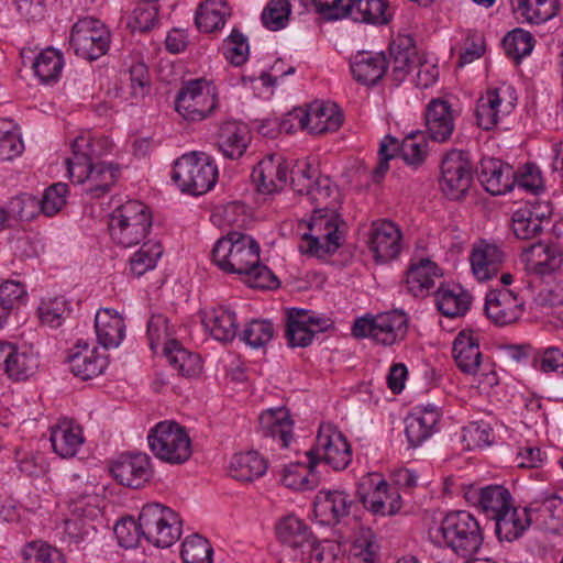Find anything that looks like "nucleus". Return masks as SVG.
<instances>
[{
  "instance_id": "49530a36",
  "label": "nucleus",
  "mask_w": 563,
  "mask_h": 563,
  "mask_svg": "<svg viewBox=\"0 0 563 563\" xmlns=\"http://www.w3.org/2000/svg\"><path fill=\"white\" fill-rule=\"evenodd\" d=\"M308 460L307 464L296 462L285 465L280 473L283 485L298 492L314 489L319 483V477L314 472L317 464L311 459Z\"/></svg>"
},
{
  "instance_id": "c9c22d12",
  "label": "nucleus",
  "mask_w": 563,
  "mask_h": 563,
  "mask_svg": "<svg viewBox=\"0 0 563 563\" xmlns=\"http://www.w3.org/2000/svg\"><path fill=\"white\" fill-rule=\"evenodd\" d=\"M95 331L98 342L106 349L118 347L125 336V323L114 309L101 308L95 317Z\"/></svg>"
},
{
  "instance_id": "2eb2a0df",
  "label": "nucleus",
  "mask_w": 563,
  "mask_h": 563,
  "mask_svg": "<svg viewBox=\"0 0 563 563\" xmlns=\"http://www.w3.org/2000/svg\"><path fill=\"white\" fill-rule=\"evenodd\" d=\"M111 34L100 20L87 16L71 27L69 44L75 54L88 60L103 56L110 47Z\"/></svg>"
},
{
  "instance_id": "20e7f679",
  "label": "nucleus",
  "mask_w": 563,
  "mask_h": 563,
  "mask_svg": "<svg viewBox=\"0 0 563 563\" xmlns=\"http://www.w3.org/2000/svg\"><path fill=\"white\" fill-rule=\"evenodd\" d=\"M341 224L338 209L313 208L310 218L299 222V250L317 257L334 253L341 245Z\"/></svg>"
},
{
  "instance_id": "2f4dec72",
  "label": "nucleus",
  "mask_w": 563,
  "mask_h": 563,
  "mask_svg": "<svg viewBox=\"0 0 563 563\" xmlns=\"http://www.w3.org/2000/svg\"><path fill=\"white\" fill-rule=\"evenodd\" d=\"M504 261L505 254L501 249L484 241L475 244L470 255L472 273L478 282H486L497 276Z\"/></svg>"
},
{
  "instance_id": "37998d69",
  "label": "nucleus",
  "mask_w": 563,
  "mask_h": 563,
  "mask_svg": "<svg viewBox=\"0 0 563 563\" xmlns=\"http://www.w3.org/2000/svg\"><path fill=\"white\" fill-rule=\"evenodd\" d=\"M231 16V8L224 0H206L195 15V22L199 31L212 33L223 29Z\"/></svg>"
},
{
  "instance_id": "7c9ffc66",
  "label": "nucleus",
  "mask_w": 563,
  "mask_h": 563,
  "mask_svg": "<svg viewBox=\"0 0 563 563\" xmlns=\"http://www.w3.org/2000/svg\"><path fill=\"white\" fill-rule=\"evenodd\" d=\"M260 426L263 434L271 438L279 449L291 446L294 421L288 409L279 407L265 410L260 416Z\"/></svg>"
},
{
  "instance_id": "de8ad7c7",
  "label": "nucleus",
  "mask_w": 563,
  "mask_h": 563,
  "mask_svg": "<svg viewBox=\"0 0 563 563\" xmlns=\"http://www.w3.org/2000/svg\"><path fill=\"white\" fill-rule=\"evenodd\" d=\"M386 69V59L380 55L360 54L351 64L354 79L363 85H375Z\"/></svg>"
},
{
  "instance_id": "7ed1b4c3",
  "label": "nucleus",
  "mask_w": 563,
  "mask_h": 563,
  "mask_svg": "<svg viewBox=\"0 0 563 563\" xmlns=\"http://www.w3.org/2000/svg\"><path fill=\"white\" fill-rule=\"evenodd\" d=\"M430 536L439 545L449 548L461 558L476 554L484 542V530L478 519L467 510L448 512Z\"/></svg>"
},
{
  "instance_id": "680f3d73",
  "label": "nucleus",
  "mask_w": 563,
  "mask_h": 563,
  "mask_svg": "<svg viewBox=\"0 0 563 563\" xmlns=\"http://www.w3.org/2000/svg\"><path fill=\"white\" fill-rule=\"evenodd\" d=\"M428 152V141L421 131L408 134L400 145L401 157L409 165L421 164L426 159Z\"/></svg>"
},
{
  "instance_id": "f8f14e48",
  "label": "nucleus",
  "mask_w": 563,
  "mask_h": 563,
  "mask_svg": "<svg viewBox=\"0 0 563 563\" xmlns=\"http://www.w3.org/2000/svg\"><path fill=\"white\" fill-rule=\"evenodd\" d=\"M518 95L508 82H498L487 88L476 102L475 118L477 125L486 131L497 126L516 109Z\"/></svg>"
},
{
  "instance_id": "0eeeda50",
  "label": "nucleus",
  "mask_w": 563,
  "mask_h": 563,
  "mask_svg": "<svg viewBox=\"0 0 563 563\" xmlns=\"http://www.w3.org/2000/svg\"><path fill=\"white\" fill-rule=\"evenodd\" d=\"M172 178L183 191L203 195L216 185L218 167L208 154L192 152L175 162Z\"/></svg>"
},
{
  "instance_id": "423d86ee",
  "label": "nucleus",
  "mask_w": 563,
  "mask_h": 563,
  "mask_svg": "<svg viewBox=\"0 0 563 563\" xmlns=\"http://www.w3.org/2000/svg\"><path fill=\"white\" fill-rule=\"evenodd\" d=\"M408 332L407 314L399 310L365 314L352 325L355 338L369 339L382 346H393L405 340Z\"/></svg>"
},
{
  "instance_id": "e433bc0d",
  "label": "nucleus",
  "mask_w": 563,
  "mask_h": 563,
  "mask_svg": "<svg viewBox=\"0 0 563 563\" xmlns=\"http://www.w3.org/2000/svg\"><path fill=\"white\" fill-rule=\"evenodd\" d=\"M251 142V132L246 124L229 120L219 130L217 143L222 154L231 159L243 156Z\"/></svg>"
},
{
  "instance_id": "58836bf2",
  "label": "nucleus",
  "mask_w": 563,
  "mask_h": 563,
  "mask_svg": "<svg viewBox=\"0 0 563 563\" xmlns=\"http://www.w3.org/2000/svg\"><path fill=\"white\" fill-rule=\"evenodd\" d=\"M452 353L457 367L467 373H475L482 362L478 336L472 330L461 331L453 342Z\"/></svg>"
},
{
  "instance_id": "bb28decb",
  "label": "nucleus",
  "mask_w": 563,
  "mask_h": 563,
  "mask_svg": "<svg viewBox=\"0 0 563 563\" xmlns=\"http://www.w3.org/2000/svg\"><path fill=\"white\" fill-rule=\"evenodd\" d=\"M278 540L291 552L294 559H306V548L314 537L302 519L295 515L282 517L275 527Z\"/></svg>"
},
{
  "instance_id": "f03ea898",
  "label": "nucleus",
  "mask_w": 563,
  "mask_h": 563,
  "mask_svg": "<svg viewBox=\"0 0 563 563\" xmlns=\"http://www.w3.org/2000/svg\"><path fill=\"white\" fill-rule=\"evenodd\" d=\"M212 258L221 271L245 276V282L252 288L272 289L278 286L272 271L261 264L260 245L251 235L228 233L217 241Z\"/></svg>"
},
{
  "instance_id": "a18cd8bd",
  "label": "nucleus",
  "mask_w": 563,
  "mask_h": 563,
  "mask_svg": "<svg viewBox=\"0 0 563 563\" xmlns=\"http://www.w3.org/2000/svg\"><path fill=\"white\" fill-rule=\"evenodd\" d=\"M65 66L64 55L59 49L46 47L32 62L34 76L44 85H53L60 78Z\"/></svg>"
},
{
  "instance_id": "864d4df0",
  "label": "nucleus",
  "mask_w": 563,
  "mask_h": 563,
  "mask_svg": "<svg viewBox=\"0 0 563 563\" xmlns=\"http://www.w3.org/2000/svg\"><path fill=\"white\" fill-rule=\"evenodd\" d=\"M175 328L169 324L168 319L162 313H154L147 322V339L150 347L154 353L158 350L165 353L166 347L173 342H178L175 338Z\"/></svg>"
},
{
  "instance_id": "774afa93",
  "label": "nucleus",
  "mask_w": 563,
  "mask_h": 563,
  "mask_svg": "<svg viewBox=\"0 0 563 563\" xmlns=\"http://www.w3.org/2000/svg\"><path fill=\"white\" fill-rule=\"evenodd\" d=\"M23 554L25 563H65L62 552L43 541L30 542Z\"/></svg>"
},
{
  "instance_id": "e2e57ef3",
  "label": "nucleus",
  "mask_w": 563,
  "mask_h": 563,
  "mask_svg": "<svg viewBox=\"0 0 563 563\" xmlns=\"http://www.w3.org/2000/svg\"><path fill=\"white\" fill-rule=\"evenodd\" d=\"M212 548L208 540L192 534L185 539L181 558L185 563H212Z\"/></svg>"
},
{
  "instance_id": "c756f323",
  "label": "nucleus",
  "mask_w": 563,
  "mask_h": 563,
  "mask_svg": "<svg viewBox=\"0 0 563 563\" xmlns=\"http://www.w3.org/2000/svg\"><path fill=\"white\" fill-rule=\"evenodd\" d=\"M53 451L62 459L75 456L85 442L81 427L70 418H60L49 428Z\"/></svg>"
},
{
  "instance_id": "c03bdc74",
  "label": "nucleus",
  "mask_w": 563,
  "mask_h": 563,
  "mask_svg": "<svg viewBox=\"0 0 563 563\" xmlns=\"http://www.w3.org/2000/svg\"><path fill=\"white\" fill-rule=\"evenodd\" d=\"M558 0H517L514 14L518 22L542 24L558 14Z\"/></svg>"
},
{
  "instance_id": "39448f33",
  "label": "nucleus",
  "mask_w": 563,
  "mask_h": 563,
  "mask_svg": "<svg viewBox=\"0 0 563 563\" xmlns=\"http://www.w3.org/2000/svg\"><path fill=\"white\" fill-rule=\"evenodd\" d=\"M152 227L147 206L139 200H129L110 214L109 233L112 242L122 247L140 244Z\"/></svg>"
},
{
  "instance_id": "69168bd1",
  "label": "nucleus",
  "mask_w": 563,
  "mask_h": 563,
  "mask_svg": "<svg viewBox=\"0 0 563 563\" xmlns=\"http://www.w3.org/2000/svg\"><path fill=\"white\" fill-rule=\"evenodd\" d=\"M224 58L234 66L244 64L250 55V46L246 36L240 31L233 30L222 43Z\"/></svg>"
},
{
  "instance_id": "aec40b11",
  "label": "nucleus",
  "mask_w": 563,
  "mask_h": 563,
  "mask_svg": "<svg viewBox=\"0 0 563 563\" xmlns=\"http://www.w3.org/2000/svg\"><path fill=\"white\" fill-rule=\"evenodd\" d=\"M37 367L38 357L32 347L0 341V375L7 374L11 379L25 380Z\"/></svg>"
},
{
  "instance_id": "3c124183",
  "label": "nucleus",
  "mask_w": 563,
  "mask_h": 563,
  "mask_svg": "<svg viewBox=\"0 0 563 563\" xmlns=\"http://www.w3.org/2000/svg\"><path fill=\"white\" fill-rule=\"evenodd\" d=\"M352 20L383 25L391 19L387 0H353Z\"/></svg>"
},
{
  "instance_id": "5fc2aeb1",
  "label": "nucleus",
  "mask_w": 563,
  "mask_h": 563,
  "mask_svg": "<svg viewBox=\"0 0 563 563\" xmlns=\"http://www.w3.org/2000/svg\"><path fill=\"white\" fill-rule=\"evenodd\" d=\"M163 254V247L157 241H147L142 244L129 261L130 272L134 276H142L146 272L155 268Z\"/></svg>"
},
{
  "instance_id": "dca6fc26",
  "label": "nucleus",
  "mask_w": 563,
  "mask_h": 563,
  "mask_svg": "<svg viewBox=\"0 0 563 563\" xmlns=\"http://www.w3.org/2000/svg\"><path fill=\"white\" fill-rule=\"evenodd\" d=\"M358 495L363 506L375 516H394L402 506L398 488L389 485L378 473L362 477Z\"/></svg>"
},
{
  "instance_id": "052dcab7",
  "label": "nucleus",
  "mask_w": 563,
  "mask_h": 563,
  "mask_svg": "<svg viewBox=\"0 0 563 563\" xmlns=\"http://www.w3.org/2000/svg\"><path fill=\"white\" fill-rule=\"evenodd\" d=\"M27 297L26 286L20 280L8 279L0 285V308L9 314L24 306Z\"/></svg>"
},
{
  "instance_id": "4be33fe9",
  "label": "nucleus",
  "mask_w": 563,
  "mask_h": 563,
  "mask_svg": "<svg viewBox=\"0 0 563 563\" xmlns=\"http://www.w3.org/2000/svg\"><path fill=\"white\" fill-rule=\"evenodd\" d=\"M443 276L442 268L430 258L411 260L405 279L406 290L417 298L431 294Z\"/></svg>"
},
{
  "instance_id": "c85d7f7f",
  "label": "nucleus",
  "mask_w": 563,
  "mask_h": 563,
  "mask_svg": "<svg viewBox=\"0 0 563 563\" xmlns=\"http://www.w3.org/2000/svg\"><path fill=\"white\" fill-rule=\"evenodd\" d=\"M457 113L444 99L431 100L426 110L427 133L431 140L444 143L449 141L455 130Z\"/></svg>"
},
{
  "instance_id": "8fccbe9b",
  "label": "nucleus",
  "mask_w": 563,
  "mask_h": 563,
  "mask_svg": "<svg viewBox=\"0 0 563 563\" xmlns=\"http://www.w3.org/2000/svg\"><path fill=\"white\" fill-rule=\"evenodd\" d=\"M164 355L168 363L183 376L195 377L202 371L200 356L186 350L179 342L169 344Z\"/></svg>"
},
{
  "instance_id": "338daca9",
  "label": "nucleus",
  "mask_w": 563,
  "mask_h": 563,
  "mask_svg": "<svg viewBox=\"0 0 563 563\" xmlns=\"http://www.w3.org/2000/svg\"><path fill=\"white\" fill-rule=\"evenodd\" d=\"M95 534L93 526L84 518L65 520L62 531V540L69 545L80 548Z\"/></svg>"
},
{
  "instance_id": "5701e85b",
  "label": "nucleus",
  "mask_w": 563,
  "mask_h": 563,
  "mask_svg": "<svg viewBox=\"0 0 563 563\" xmlns=\"http://www.w3.org/2000/svg\"><path fill=\"white\" fill-rule=\"evenodd\" d=\"M108 355L95 344L79 340L70 350L68 364L71 373L81 379H90L103 373L108 366Z\"/></svg>"
},
{
  "instance_id": "0e129e2a",
  "label": "nucleus",
  "mask_w": 563,
  "mask_h": 563,
  "mask_svg": "<svg viewBox=\"0 0 563 563\" xmlns=\"http://www.w3.org/2000/svg\"><path fill=\"white\" fill-rule=\"evenodd\" d=\"M463 441L468 450L484 449L495 442V434L486 421H473L463 429Z\"/></svg>"
},
{
  "instance_id": "a211bd4d",
  "label": "nucleus",
  "mask_w": 563,
  "mask_h": 563,
  "mask_svg": "<svg viewBox=\"0 0 563 563\" xmlns=\"http://www.w3.org/2000/svg\"><path fill=\"white\" fill-rule=\"evenodd\" d=\"M333 325L330 318L314 311L294 309L289 312L286 336L290 346L306 347L312 343L316 334Z\"/></svg>"
},
{
  "instance_id": "393cba45",
  "label": "nucleus",
  "mask_w": 563,
  "mask_h": 563,
  "mask_svg": "<svg viewBox=\"0 0 563 563\" xmlns=\"http://www.w3.org/2000/svg\"><path fill=\"white\" fill-rule=\"evenodd\" d=\"M368 247L376 262L383 263L396 258L401 250L400 230L388 220L373 222Z\"/></svg>"
},
{
  "instance_id": "1a4fd4ad",
  "label": "nucleus",
  "mask_w": 563,
  "mask_h": 563,
  "mask_svg": "<svg viewBox=\"0 0 563 563\" xmlns=\"http://www.w3.org/2000/svg\"><path fill=\"white\" fill-rule=\"evenodd\" d=\"M218 107V89L211 81L203 78L185 82L175 98L176 112L188 122L208 119Z\"/></svg>"
},
{
  "instance_id": "f257e3e1",
  "label": "nucleus",
  "mask_w": 563,
  "mask_h": 563,
  "mask_svg": "<svg viewBox=\"0 0 563 563\" xmlns=\"http://www.w3.org/2000/svg\"><path fill=\"white\" fill-rule=\"evenodd\" d=\"M111 151L108 137H96L92 132L80 133L71 143V156L65 165L68 178L84 186L92 198L106 195L119 177V168L113 164L95 162Z\"/></svg>"
},
{
  "instance_id": "a878e982",
  "label": "nucleus",
  "mask_w": 563,
  "mask_h": 563,
  "mask_svg": "<svg viewBox=\"0 0 563 563\" xmlns=\"http://www.w3.org/2000/svg\"><path fill=\"white\" fill-rule=\"evenodd\" d=\"M464 497L468 504L479 508L492 519L512 505L510 493L501 485L470 486L465 489Z\"/></svg>"
},
{
  "instance_id": "4468645a",
  "label": "nucleus",
  "mask_w": 563,
  "mask_h": 563,
  "mask_svg": "<svg viewBox=\"0 0 563 563\" xmlns=\"http://www.w3.org/2000/svg\"><path fill=\"white\" fill-rule=\"evenodd\" d=\"M316 464L323 462L335 471L346 468L352 461V450L345 435L332 423L319 427L313 446L306 453Z\"/></svg>"
},
{
  "instance_id": "f3484780",
  "label": "nucleus",
  "mask_w": 563,
  "mask_h": 563,
  "mask_svg": "<svg viewBox=\"0 0 563 563\" xmlns=\"http://www.w3.org/2000/svg\"><path fill=\"white\" fill-rule=\"evenodd\" d=\"M473 166L466 153L451 150L441 163L439 187L443 195L451 200L461 199L471 188Z\"/></svg>"
},
{
  "instance_id": "4d7b16f0",
  "label": "nucleus",
  "mask_w": 563,
  "mask_h": 563,
  "mask_svg": "<svg viewBox=\"0 0 563 563\" xmlns=\"http://www.w3.org/2000/svg\"><path fill=\"white\" fill-rule=\"evenodd\" d=\"M291 13L288 0H269L264 7L261 21L269 31H279L287 26Z\"/></svg>"
},
{
  "instance_id": "13d9d810",
  "label": "nucleus",
  "mask_w": 563,
  "mask_h": 563,
  "mask_svg": "<svg viewBox=\"0 0 563 563\" xmlns=\"http://www.w3.org/2000/svg\"><path fill=\"white\" fill-rule=\"evenodd\" d=\"M534 44L536 40L533 35L523 29L512 30L503 40V45L507 56L515 60H519L530 55Z\"/></svg>"
},
{
  "instance_id": "9d476101",
  "label": "nucleus",
  "mask_w": 563,
  "mask_h": 563,
  "mask_svg": "<svg viewBox=\"0 0 563 563\" xmlns=\"http://www.w3.org/2000/svg\"><path fill=\"white\" fill-rule=\"evenodd\" d=\"M147 442L153 454L169 464H183L192 453L186 429L174 420H164L152 427Z\"/></svg>"
},
{
  "instance_id": "79ce46f5",
  "label": "nucleus",
  "mask_w": 563,
  "mask_h": 563,
  "mask_svg": "<svg viewBox=\"0 0 563 563\" xmlns=\"http://www.w3.org/2000/svg\"><path fill=\"white\" fill-rule=\"evenodd\" d=\"M527 267L540 275L558 269L562 264V254L554 246L537 243L526 249L521 255Z\"/></svg>"
},
{
  "instance_id": "f704fd0d",
  "label": "nucleus",
  "mask_w": 563,
  "mask_h": 563,
  "mask_svg": "<svg viewBox=\"0 0 563 563\" xmlns=\"http://www.w3.org/2000/svg\"><path fill=\"white\" fill-rule=\"evenodd\" d=\"M205 329L220 342L232 341L238 333L236 313L230 307L218 306L201 311Z\"/></svg>"
},
{
  "instance_id": "6e6d98bb",
  "label": "nucleus",
  "mask_w": 563,
  "mask_h": 563,
  "mask_svg": "<svg viewBox=\"0 0 563 563\" xmlns=\"http://www.w3.org/2000/svg\"><path fill=\"white\" fill-rule=\"evenodd\" d=\"M275 329L271 321L255 319L249 322L240 333V339L252 349H261L274 338Z\"/></svg>"
},
{
  "instance_id": "4c0bfd02",
  "label": "nucleus",
  "mask_w": 563,
  "mask_h": 563,
  "mask_svg": "<svg viewBox=\"0 0 563 563\" xmlns=\"http://www.w3.org/2000/svg\"><path fill=\"white\" fill-rule=\"evenodd\" d=\"M434 300L443 316L456 318L470 310L472 296L460 285L441 284L434 294Z\"/></svg>"
},
{
  "instance_id": "6ab92c4d",
  "label": "nucleus",
  "mask_w": 563,
  "mask_h": 563,
  "mask_svg": "<svg viewBox=\"0 0 563 563\" xmlns=\"http://www.w3.org/2000/svg\"><path fill=\"white\" fill-rule=\"evenodd\" d=\"M442 412L432 404L419 405L405 418V434L412 448L421 446L440 430Z\"/></svg>"
},
{
  "instance_id": "cd10ccee",
  "label": "nucleus",
  "mask_w": 563,
  "mask_h": 563,
  "mask_svg": "<svg viewBox=\"0 0 563 563\" xmlns=\"http://www.w3.org/2000/svg\"><path fill=\"white\" fill-rule=\"evenodd\" d=\"M252 177L262 194L280 191L287 185L288 164L279 154L266 155L253 169Z\"/></svg>"
},
{
  "instance_id": "72a5a7b5",
  "label": "nucleus",
  "mask_w": 563,
  "mask_h": 563,
  "mask_svg": "<svg viewBox=\"0 0 563 563\" xmlns=\"http://www.w3.org/2000/svg\"><path fill=\"white\" fill-rule=\"evenodd\" d=\"M351 505V497L342 490H320L313 510L321 525H334L350 514Z\"/></svg>"
},
{
  "instance_id": "603ef678",
  "label": "nucleus",
  "mask_w": 563,
  "mask_h": 563,
  "mask_svg": "<svg viewBox=\"0 0 563 563\" xmlns=\"http://www.w3.org/2000/svg\"><path fill=\"white\" fill-rule=\"evenodd\" d=\"M309 202L313 208L323 210L338 209L340 206V192L338 187L328 176H319L313 186L301 202Z\"/></svg>"
},
{
  "instance_id": "ddd939ff",
  "label": "nucleus",
  "mask_w": 563,
  "mask_h": 563,
  "mask_svg": "<svg viewBox=\"0 0 563 563\" xmlns=\"http://www.w3.org/2000/svg\"><path fill=\"white\" fill-rule=\"evenodd\" d=\"M514 280L510 273H503L500 288L490 289L485 298L487 318L496 325L504 327L517 322L525 313L526 301L514 289L508 288Z\"/></svg>"
},
{
  "instance_id": "6e6552de",
  "label": "nucleus",
  "mask_w": 563,
  "mask_h": 563,
  "mask_svg": "<svg viewBox=\"0 0 563 563\" xmlns=\"http://www.w3.org/2000/svg\"><path fill=\"white\" fill-rule=\"evenodd\" d=\"M343 115L339 107L329 101H313L305 108H296L283 121L282 129L287 132L298 130L309 134H323L339 130Z\"/></svg>"
},
{
  "instance_id": "412c9836",
  "label": "nucleus",
  "mask_w": 563,
  "mask_h": 563,
  "mask_svg": "<svg viewBox=\"0 0 563 563\" xmlns=\"http://www.w3.org/2000/svg\"><path fill=\"white\" fill-rule=\"evenodd\" d=\"M110 473L121 485L139 488L152 476L151 459L146 453L122 454L111 463Z\"/></svg>"
},
{
  "instance_id": "473e14b6",
  "label": "nucleus",
  "mask_w": 563,
  "mask_h": 563,
  "mask_svg": "<svg viewBox=\"0 0 563 563\" xmlns=\"http://www.w3.org/2000/svg\"><path fill=\"white\" fill-rule=\"evenodd\" d=\"M478 179L487 192L494 196L505 195L515 187V170L500 159L484 158L481 162Z\"/></svg>"
},
{
  "instance_id": "b1692460",
  "label": "nucleus",
  "mask_w": 563,
  "mask_h": 563,
  "mask_svg": "<svg viewBox=\"0 0 563 563\" xmlns=\"http://www.w3.org/2000/svg\"><path fill=\"white\" fill-rule=\"evenodd\" d=\"M552 208L548 202H527L512 212L511 227L515 235L521 240L536 238L548 221Z\"/></svg>"
},
{
  "instance_id": "ea45409f",
  "label": "nucleus",
  "mask_w": 563,
  "mask_h": 563,
  "mask_svg": "<svg viewBox=\"0 0 563 563\" xmlns=\"http://www.w3.org/2000/svg\"><path fill=\"white\" fill-rule=\"evenodd\" d=\"M494 520L498 539L508 542L520 538L531 523L528 508L515 507L514 505Z\"/></svg>"
},
{
  "instance_id": "a19ab883",
  "label": "nucleus",
  "mask_w": 563,
  "mask_h": 563,
  "mask_svg": "<svg viewBox=\"0 0 563 563\" xmlns=\"http://www.w3.org/2000/svg\"><path fill=\"white\" fill-rule=\"evenodd\" d=\"M267 471V462L256 451H246L234 454L231 457L230 475L244 483H250L262 477Z\"/></svg>"
},
{
  "instance_id": "9b49d317",
  "label": "nucleus",
  "mask_w": 563,
  "mask_h": 563,
  "mask_svg": "<svg viewBox=\"0 0 563 563\" xmlns=\"http://www.w3.org/2000/svg\"><path fill=\"white\" fill-rule=\"evenodd\" d=\"M143 538L157 548H169L181 536L179 516L159 503H150L140 512Z\"/></svg>"
},
{
  "instance_id": "bf43d9fd",
  "label": "nucleus",
  "mask_w": 563,
  "mask_h": 563,
  "mask_svg": "<svg viewBox=\"0 0 563 563\" xmlns=\"http://www.w3.org/2000/svg\"><path fill=\"white\" fill-rule=\"evenodd\" d=\"M19 129L11 120H0V159L9 161L23 152Z\"/></svg>"
},
{
  "instance_id": "09e8293b",
  "label": "nucleus",
  "mask_w": 563,
  "mask_h": 563,
  "mask_svg": "<svg viewBox=\"0 0 563 563\" xmlns=\"http://www.w3.org/2000/svg\"><path fill=\"white\" fill-rule=\"evenodd\" d=\"M36 311L42 324L56 329L70 312V303L62 295L47 294L41 298Z\"/></svg>"
}]
</instances>
